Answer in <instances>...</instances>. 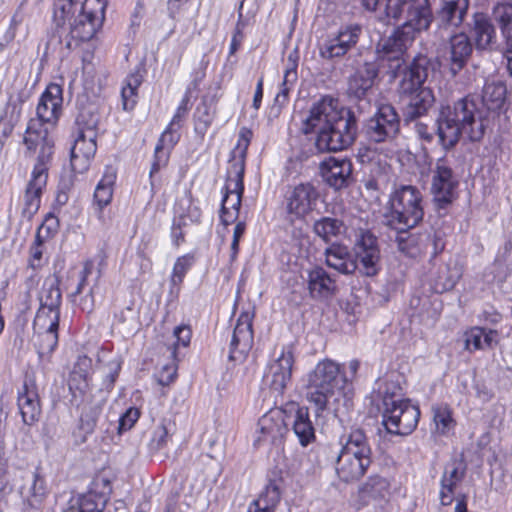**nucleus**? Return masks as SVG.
Returning <instances> with one entry per match:
<instances>
[{
	"instance_id": "1",
	"label": "nucleus",
	"mask_w": 512,
	"mask_h": 512,
	"mask_svg": "<svg viewBox=\"0 0 512 512\" xmlns=\"http://www.w3.org/2000/svg\"><path fill=\"white\" fill-rule=\"evenodd\" d=\"M316 131L315 145L319 152L343 151L356 141L358 119L350 108L340 106L338 99L326 95L312 104L302 121L303 134Z\"/></svg>"
},
{
	"instance_id": "2",
	"label": "nucleus",
	"mask_w": 512,
	"mask_h": 512,
	"mask_svg": "<svg viewBox=\"0 0 512 512\" xmlns=\"http://www.w3.org/2000/svg\"><path fill=\"white\" fill-rule=\"evenodd\" d=\"M435 125L438 142L445 151L455 147L462 134L469 141L478 142L486 131L482 111L468 96L457 100L453 105H441Z\"/></svg>"
},
{
	"instance_id": "3",
	"label": "nucleus",
	"mask_w": 512,
	"mask_h": 512,
	"mask_svg": "<svg viewBox=\"0 0 512 512\" xmlns=\"http://www.w3.org/2000/svg\"><path fill=\"white\" fill-rule=\"evenodd\" d=\"M436 69L434 60L426 54L418 53L405 66L397 90L401 96L409 97L403 110V120L406 124L416 121L426 115L435 102L432 89L424 83Z\"/></svg>"
},
{
	"instance_id": "4",
	"label": "nucleus",
	"mask_w": 512,
	"mask_h": 512,
	"mask_svg": "<svg viewBox=\"0 0 512 512\" xmlns=\"http://www.w3.org/2000/svg\"><path fill=\"white\" fill-rule=\"evenodd\" d=\"M371 464L372 449L365 431L360 427L344 428L334 457L338 479L347 484L357 482Z\"/></svg>"
},
{
	"instance_id": "5",
	"label": "nucleus",
	"mask_w": 512,
	"mask_h": 512,
	"mask_svg": "<svg viewBox=\"0 0 512 512\" xmlns=\"http://www.w3.org/2000/svg\"><path fill=\"white\" fill-rule=\"evenodd\" d=\"M61 85L50 83L43 92L36 108V119H31L25 131L23 143L26 156H31L36 149H43L47 143L51 145V156L54 154V140L49 134L47 125H53L59 118L63 103Z\"/></svg>"
},
{
	"instance_id": "6",
	"label": "nucleus",
	"mask_w": 512,
	"mask_h": 512,
	"mask_svg": "<svg viewBox=\"0 0 512 512\" xmlns=\"http://www.w3.org/2000/svg\"><path fill=\"white\" fill-rule=\"evenodd\" d=\"M351 379L341 370L340 364L330 359L317 363L307 374V400L316 407V416L328 408L329 399L336 393L345 394L344 390Z\"/></svg>"
},
{
	"instance_id": "7",
	"label": "nucleus",
	"mask_w": 512,
	"mask_h": 512,
	"mask_svg": "<svg viewBox=\"0 0 512 512\" xmlns=\"http://www.w3.org/2000/svg\"><path fill=\"white\" fill-rule=\"evenodd\" d=\"M412 29L407 25H400L393 29L389 35H383L375 45V55L380 67L391 80L402 78L408 59V50L414 43Z\"/></svg>"
},
{
	"instance_id": "8",
	"label": "nucleus",
	"mask_w": 512,
	"mask_h": 512,
	"mask_svg": "<svg viewBox=\"0 0 512 512\" xmlns=\"http://www.w3.org/2000/svg\"><path fill=\"white\" fill-rule=\"evenodd\" d=\"M424 218L423 194L413 185H400L389 195L383 223L390 228H415Z\"/></svg>"
},
{
	"instance_id": "9",
	"label": "nucleus",
	"mask_w": 512,
	"mask_h": 512,
	"mask_svg": "<svg viewBox=\"0 0 512 512\" xmlns=\"http://www.w3.org/2000/svg\"><path fill=\"white\" fill-rule=\"evenodd\" d=\"M431 187L432 202L435 210L441 214L446 213L447 209L457 199V189L459 186V178L451 166V162L447 156L440 157L436 160L431 170Z\"/></svg>"
},
{
	"instance_id": "10",
	"label": "nucleus",
	"mask_w": 512,
	"mask_h": 512,
	"mask_svg": "<svg viewBox=\"0 0 512 512\" xmlns=\"http://www.w3.org/2000/svg\"><path fill=\"white\" fill-rule=\"evenodd\" d=\"M52 158L51 145L47 143L43 149L39 150L31 178L25 189L21 214L27 220H31L40 208L41 196L47 185Z\"/></svg>"
},
{
	"instance_id": "11",
	"label": "nucleus",
	"mask_w": 512,
	"mask_h": 512,
	"mask_svg": "<svg viewBox=\"0 0 512 512\" xmlns=\"http://www.w3.org/2000/svg\"><path fill=\"white\" fill-rule=\"evenodd\" d=\"M400 116L391 104H381L363 126L369 143L381 144L394 141L400 133Z\"/></svg>"
},
{
	"instance_id": "12",
	"label": "nucleus",
	"mask_w": 512,
	"mask_h": 512,
	"mask_svg": "<svg viewBox=\"0 0 512 512\" xmlns=\"http://www.w3.org/2000/svg\"><path fill=\"white\" fill-rule=\"evenodd\" d=\"M363 34L360 23H347L340 26L335 34L329 35L319 44V55L327 61L343 58L356 47Z\"/></svg>"
},
{
	"instance_id": "13",
	"label": "nucleus",
	"mask_w": 512,
	"mask_h": 512,
	"mask_svg": "<svg viewBox=\"0 0 512 512\" xmlns=\"http://www.w3.org/2000/svg\"><path fill=\"white\" fill-rule=\"evenodd\" d=\"M112 492L107 477L96 475L84 494L72 497L63 512H102Z\"/></svg>"
},
{
	"instance_id": "14",
	"label": "nucleus",
	"mask_w": 512,
	"mask_h": 512,
	"mask_svg": "<svg viewBox=\"0 0 512 512\" xmlns=\"http://www.w3.org/2000/svg\"><path fill=\"white\" fill-rule=\"evenodd\" d=\"M473 53V43L464 32L454 33L439 50L442 65L453 75H458L467 65Z\"/></svg>"
},
{
	"instance_id": "15",
	"label": "nucleus",
	"mask_w": 512,
	"mask_h": 512,
	"mask_svg": "<svg viewBox=\"0 0 512 512\" xmlns=\"http://www.w3.org/2000/svg\"><path fill=\"white\" fill-rule=\"evenodd\" d=\"M95 5L88 6L77 14L68 29L70 36L78 47L80 43L91 40L102 27L107 0H95Z\"/></svg>"
},
{
	"instance_id": "16",
	"label": "nucleus",
	"mask_w": 512,
	"mask_h": 512,
	"mask_svg": "<svg viewBox=\"0 0 512 512\" xmlns=\"http://www.w3.org/2000/svg\"><path fill=\"white\" fill-rule=\"evenodd\" d=\"M295 363L294 348L287 345L281 354L266 368L264 381L272 391L282 395L292 381V371Z\"/></svg>"
},
{
	"instance_id": "17",
	"label": "nucleus",
	"mask_w": 512,
	"mask_h": 512,
	"mask_svg": "<svg viewBox=\"0 0 512 512\" xmlns=\"http://www.w3.org/2000/svg\"><path fill=\"white\" fill-rule=\"evenodd\" d=\"M233 169L235 177H228L220 209V220L222 224L225 226L233 223L238 218L239 209L241 206V199L244 192L243 161H241L239 165L234 164Z\"/></svg>"
},
{
	"instance_id": "18",
	"label": "nucleus",
	"mask_w": 512,
	"mask_h": 512,
	"mask_svg": "<svg viewBox=\"0 0 512 512\" xmlns=\"http://www.w3.org/2000/svg\"><path fill=\"white\" fill-rule=\"evenodd\" d=\"M357 269L366 276H375L380 270L381 253L377 237L370 231H362L354 245Z\"/></svg>"
},
{
	"instance_id": "19",
	"label": "nucleus",
	"mask_w": 512,
	"mask_h": 512,
	"mask_svg": "<svg viewBox=\"0 0 512 512\" xmlns=\"http://www.w3.org/2000/svg\"><path fill=\"white\" fill-rule=\"evenodd\" d=\"M319 196L317 188L309 182L296 185L286 196L288 214L303 219L316 208Z\"/></svg>"
},
{
	"instance_id": "20",
	"label": "nucleus",
	"mask_w": 512,
	"mask_h": 512,
	"mask_svg": "<svg viewBox=\"0 0 512 512\" xmlns=\"http://www.w3.org/2000/svg\"><path fill=\"white\" fill-rule=\"evenodd\" d=\"M324 182L335 190L348 187L353 182V164L346 157H329L319 165Z\"/></svg>"
},
{
	"instance_id": "21",
	"label": "nucleus",
	"mask_w": 512,
	"mask_h": 512,
	"mask_svg": "<svg viewBox=\"0 0 512 512\" xmlns=\"http://www.w3.org/2000/svg\"><path fill=\"white\" fill-rule=\"evenodd\" d=\"M253 314L242 312L236 322L230 342L229 360L242 361L253 345Z\"/></svg>"
},
{
	"instance_id": "22",
	"label": "nucleus",
	"mask_w": 512,
	"mask_h": 512,
	"mask_svg": "<svg viewBox=\"0 0 512 512\" xmlns=\"http://www.w3.org/2000/svg\"><path fill=\"white\" fill-rule=\"evenodd\" d=\"M287 432L288 424L285 422L283 412L277 409L270 410L258 420L254 446L267 442L277 444Z\"/></svg>"
},
{
	"instance_id": "23",
	"label": "nucleus",
	"mask_w": 512,
	"mask_h": 512,
	"mask_svg": "<svg viewBox=\"0 0 512 512\" xmlns=\"http://www.w3.org/2000/svg\"><path fill=\"white\" fill-rule=\"evenodd\" d=\"M467 473V463L464 458L454 457L444 467L440 485V501L444 506L453 502L457 486L464 480Z\"/></svg>"
},
{
	"instance_id": "24",
	"label": "nucleus",
	"mask_w": 512,
	"mask_h": 512,
	"mask_svg": "<svg viewBox=\"0 0 512 512\" xmlns=\"http://www.w3.org/2000/svg\"><path fill=\"white\" fill-rule=\"evenodd\" d=\"M471 34L478 51H493L499 48L496 25L491 16L475 13L471 24Z\"/></svg>"
},
{
	"instance_id": "25",
	"label": "nucleus",
	"mask_w": 512,
	"mask_h": 512,
	"mask_svg": "<svg viewBox=\"0 0 512 512\" xmlns=\"http://www.w3.org/2000/svg\"><path fill=\"white\" fill-rule=\"evenodd\" d=\"M96 131H89V133L78 132L71 148V167L76 173H84L88 170L92 159L95 156L96 145Z\"/></svg>"
},
{
	"instance_id": "26",
	"label": "nucleus",
	"mask_w": 512,
	"mask_h": 512,
	"mask_svg": "<svg viewBox=\"0 0 512 512\" xmlns=\"http://www.w3.org/2000/svg\"><path fill=\"white\" fill-rule=\"evenodd\" d=\"M20 494L24 504L35 511L41 506L48 495V486L42 469L37 467L35 471L24 477V483L20 487Z\"/></svg>"
},
{
	"instance_id": "27",
	"label": "nucleus",
	"mask_w": 512,
	"mask_h": 512,
	"mask_svg": "<svg viewBox=\"0 0 512 512\" xmlns=\"http://www.w3.org/2000/svg\"><path fill=\"white\" fill-rule=\"evenodd\" d=\"M17 405L26 425H33L40 419L41 404L36 383L33 379H26L18 392Z\"/></svg>"
},
{
	"instance_id": "28",
	"label": "nucleus",
	"mask_w": 512,
	"mask_h": 512,
	"mask_svg": "<svg viewBox=\"0 0 512 512\" xmlns=\"http://www.w3.org/2000/svg\"><path fill=\"white\" fill-rule=\"evenodd\" d=\"M405 11L407 20L402 25L409 26L414 37L417 32L427 30L434 18L429 0H406L401 7L399 20Z\"/></svg>"
},
{
	"instance_id": "29",
	"label": "nucleus",
	"mask_w": 512,
	"mask_h": 512,
	"mask_svg": "<svg viewBox=\"0 0 512 512\" xmlns=\"http://www.w3.org/2000/svg\"><path fill=\"white\" fill-rule=\"evenodd\" d=\"M380 67L376 63L366 62L348 79L347 94L349 98L363 100L372 89Z\"/></svg>"
},
{
	"instance_id": "30",
	"label": "nucleus",
	"mask_w": 512,
	"mask_h": 512,
	"mask_svg": "<svg viewBox=\"0 0 512 512\" xmlns=\"http://www.w3.org/2000/svg\"><path fill=\"white\" fill-rule=\"evenodd\" d=\"M394 229L397 230L395 243L402 254L410 258H416L425 252L430 241V234L411 232L412 228L403 226Z\"/></svg>"
},
{
	"instance_id": "31",
	"label": "nucleus",
	"mask_w": 512,
	"mask_h": 512,
	"mask_svg": "<svg viewBox=\"0 0 512 512\" xmlns=\"http://www.w3.org/2000/svg\"><path fill=\"white\" fill-rule=\"evenodd\" d=\"M469 9V0H439L436 20L440 26L458 28L462 25Z\"/></svg>"
},
{
	"instance_id": "32",
	"label": "nucleus",
	"mask_w": 512,
	"mask_h": 512,
	"mask_svg": "<svg viewBox=\"0 0 512 512\" xmlns=\"http://www.w3.org/2000/svg\"><path fill=\"white\" fill-rule=\"evenodd\" d=\"M175 126L176 125L169 123L155 146L154 159L150 169V178L168 164L170 152L180 138L177 130L174 129Z\"/></svg>"
},
{
	"instance_id": "33",
	"label": "nucleus",
	"mask_w": 512,
	"mask_h": 512,
	"mask_svg": "<svg viewBox=\"0 0 512 512\" xmlns=\"http://www.w3.org/2000/svg\"><path fill=\"white\" fill-rule=\"evenodd\" d=\"M406 0H360L364 11L375 13L376 19L390 25L392 21H399L401 7Z\"/></svg>"
},
{
	"instance_id": "34",
	"label": "nucleus",
	"mask_w": 512,
	"mask_h": 512,
	"mask_svg": "<svg viewBox=\"0 0 512 512\" xmlns=\"http://www.w3.org/2000/svg\"><path fill=\"white\" fill-rule=\"evenodd\" d=\"M76 47L75 40L70 36L68 29L58 23H55L47 35V41L45 45V55L58 54L59 57H67L69 53Z\"/></svg>"
},
{
	"instance_id": "35",
	"label": "nucleus",
	"mask_w": 512,
	"mask_h": 512,
	"mask_svg": "<svg viewBox=\"0 0 512 512\" xmlns=\"http://www.w3.org/2000/svg\"><path fill=\"white\" fill-rule=\"evenodd\" d=\"M324 254L326 264L342 274H352L357 270V264L345 245L332 243L325 249Z\"/></svg>"
},
{
	"instance_id": "36",
	"label": "nucleus",
	"mask_w": 512,
	"mask_h": 512,
	"mask_svg": "<svg viewBox=\"0 0 512 512\" xmlns=\"http://www.w3.org/2000/svg\"><path fill=\"white\" fill-rule=\"evenodd\" d=\"M308 288L312 298L324 299L335 293L336 284L323 267L316 266L308 272Z\"/></svg>"
},
{
	"instance_id": "37",
	"label": "nucleus",
	"mask_w": 512,
	"mask_h": 512,
	"mask_svg": "<svg viewBox=\"0 0 512 512\" xmlns=\"http://www.w3.org/2000/svg\"><path fill=\"white\" fill-rule=\"evenodd\" d=\"M282 479L269 480L259 497L249 506L248 512H275L282 494Z\"/></svg>"
},
{
	"instance_id": "38",
	"label": "nucleus",
	"mask_w": 512,
	"mask_h": 512,
	"mask_svg": "<svg viewBox=\"0 0 512 512\" xmlns=\"http://www.w3.org/2000/svg\"><path fill=\"white\" fill-rule=\"evenodd\" d=\"M292 430L301 446L306 447L316 440L315 427L307 407H298L293 416Z\"/></svg>"
},
{
	"instance_id": "39",
	"label": "nucleus",
	"mask_w": 512,
	"mask_h": 512,
	"mask_svg": "<svg viewBox=\"0 0 512 512\" xmlns=\"http://www.w3.org/2000/svg\"><path fill=\"white\" fill-rule=\"evenodd\" d=\"M313 232L325 243H337L334 240L346 233V225L339 218L323 216L313 223Z\"/></svg>"
},
{
	"instance_id": "40",
	"label": "nucleus",
	"mask_w": 512,
	"mask_h": 512,
	"mask_svg": "<svg viewBox=\"0 0 512 512\" xmlns=\"http://www.w3.org/2000/svg\"><path fill=\"white\" fill-rule=\"evenodd\" d=\"M404 402H406V399H401L394 394L389 395L388 391H385L382 417L383 425L390 434L393 433L398 422L400 423L402 420Z\"/></svg>"
},
{
	"instance_id": "41",
	"label": "nucleus",
	"mask_w": 512,
	"mask_h": 512,
	"mask_svg": "<svg viewBox=\"0 0 512 512\" xmlns=\"http://www.w3.org/2000/svg\"><path fill=\"white\" fill-rule=\"evenodd\" d=\"M491 17L505 43L512 42V3L497 2L491 9Z\"/></svg>"
},
{
	"instance_id": "42",
	"label": "nucleus",
	"mask_w": 512,
	"mask_h": 512,
	"mask_svg": "<svg viewBox=\"0 0 512 512\" xmlns=\"http://www.w3.org/2000/svg\"><path fill=\"white\" fill-rule=\"evenodd\" d=\"M91 371L92 359L85 355L79 356L69 379L70 390L86 393L90 385Z\"/></svg>"
},
{
	"instance_id": "43",
	"label": "nucleus",
	"mask_w": 512,
	"mask_h": 512,
	"mask_svg": "<svg viewBox=\"0 0 512 512\" xmlns=\"http://www.w3.org/2000/svg\"><path fill=\"white\" fill-rule=\"evenodd\" d=\"M59 285L60 280L56 275L49 276L44 280L38 296L41 307L49 308L50 311L60 310L62 293Z\"/></svg>"
},
{
	"instance_id": "44",
	"label": "nucleus",
	"mask_w": 512,
	"mask_h": 512,
	"mask_svg": "<svg viewBox=\"0 0 512 512\" xmlns=\"http://www.w3.org/2000/svg\"><path fill=\"white\" fill-rule=\"evenodd\" d=\"M94 2L95 0H56L53 11L54 23L64 25L66 20L74 19L76 13H81Z\"/></svg>"
},
{
	"instance_id": "45",
	"label": "nucleus",
	"mask_w": 512,
	"mask_h": 512,
	"mask_svg": "<svg viewBox=\"0 0 512 512\" xmlns=\"http://www.w3.org/2000/svg\"><path fill=\"white\" fill-rule=\"evenodd\" d=\"M115 181L116 169L112 166H106L94 192V202L100 210L111 202Z\"/></svg>"
},
{
	"instance_id": "46",
	"label": "nucleus",
	"mask_w": 512,
	"mask_h": 512,
	"mask_svg": "<svg viewBox=\"0 0 512 512\" xmlns=\"http://www.w3.org/2000/svg\"><path fill=\"white\" fill-rule=\"evenodd\" d=\"M102 408L103 403L101 402H90L83 405L78 424L79 431L83 433L82 442H85L87 436L95 431Z\"/></svg>"
},
{
	"instance_id": "47",
	"label": "nucleus",
	"mask_w": 512,
	"mask_h": 512,
	"mask_svg": "<svg viewBox=\"0 0 512 512\" xmlns=\"http://www.w3.org/2000/svg\"><path fill=\"white\" fill-rule=\"evenodd\" d=\"M460 278L457 268L441 264L431 278L432 288L436 293L452 290Z\"/></svg>"
},
{
	"instance_id": "48",
	"label": "nucleus",
	"mask_w": 512,
	"mask_h": 512,
	"mask_svg": "<svg viewBox=\"0 0 512 512\" xmlns=\"http://www.w3.org/2000/svg\"><path fill=\"white\" fill-rule=\"evenodd\" d=\"M390 489L389 481L380 476L372 475L359 487V494L363 499L367 498H384Z\"/></svg>"
},
{
	"instance_id": "49",
	"label": "nucleus",
	"mask_w": 512,
	"mask_h": 512,
	"mask_svg": "<svg viewBox=\"0 0 512 512\" xmlns=\"http://www.w3.org/2000/svg\"><path fill=\"white\" fill-rule=\"evenodd\" d=\"M143 81V74L140 69L130 73L125 79V85L122 87L121 97L123 109L132 110L136 104L137 89Z\"/></svg>"
},
{
	"instance_id": "50",
	"label": "nucleus",
	"mask_w": 512,
	"mask_h": 512,
	"mask_svg": "<svg viewBox=\"0 0 512 512\" xmlns=\"http://www.w3.org/2000/svg\"><path fill=\"white\" fill-rule=\"evenodd\" d=\"M420 418V410L417 406L412 405L409 400L404 402V411L401 422L396 425L392 434L409 435L417 427Z\"/></svg>"
},
{
	"instance_id": "51",
	"label": "nucleus",
	"mask_w": 512,
	"mask_h": 512,
	"mask_svg": "<svg viewBox=\"0 0 512 512\" xmlns=\"http://www.w3.org/2000/svg\"><path fill=\"white\" fill-rule=\"evenodd\" d=\"M215 114V108L212 102L208 103L207 98L204 97L201 103L197 106L194 119H195V132L200 136H204L207 129L211 125Z\"/></svg>"
},
{
	"instance_id": "52",
	"label": "nucleus",
	"mask_w": 512,
	"mask_h": 512,
	"mask_svg": "<svg viewBox=\"0 0 512 512\" xmlns=\"http://www.w3.org/2000/svg\"><path fill=\"white\" fill-rule=\"evenodd\" d=\"M483 101L489 109H498L506 98V86L502 82H488L484 85Z\"/></svg>"
},
{
	"instance_id": "53",
	"label": "nucleus",
	"mask_w": 512,
	"mask_h": 512,
	"mask_svg": "<svg viewBox=\"0 0 512 512\" xmlns=\"http://www.w3.org/2000/svg\"><path fill=\"white\" fill-rule=\"evenodd\" d=\"M38 332L35 346L39 356L42 358L51 354L58 344V328L41 329Z\"/></svg>"
},
{
	"instance_id": "54",
	"label": "nucleus",
	"mask_w": 512,
	"mask_h": 512,
	"mask_svg": "<svg viewBox=\"0 0 512 512\" xmlns=\"http://www.w3.org/2000/svg\"><path fill=\"white\" fill-rule=\"evenodd\" d=\"M432 411L436 432L447 435L455 426L451 410L447 405H439L433 407Z\"/></svg>"
},
{
	"instance_id": "55",
	"label": "nucleus",
	"mask_w": 512,
	"mask_h": 512,
	"mask_svg": "<svg viewBox=\"0 0 512 512\" xmlns=\"http://www.w3.org/2000/svg\"><path fill=\"white\" fill-rule=\"evenodd\" d=\"M99 123V115L96 108L92 105L83 107L79 110L75 124L78 132L89 133V131H96Z\"/></svg>"
},
{
	"instance_id": "56",
	"label": "nucleus",
	"mask_w": 512,
	"mask_h": 512,
	"mask_svg": "<svg viewBox=\"0 0 512 512\" xmlns=\"http://www.w3.org/2000/svg\"><path fill=\"white\" fill-rule=\"evenodd\" d=\"M60 310L53 309L50 311L49 308L39 306L34 319V328L38 329H52L59 328Z\"/></svg>"
},
{
	"instance_id": "57",
	"label": "nucleus",
	"mask_w": 512,
	"mask_h": 512,
	"mask_svg": "<svg viewBox=\"0 0 512 512\" xmlns=\"http://www.w3.org/2000/svg\"><path fill=\"white\" fill-rule=\"evenodd\" d=\"M193 260L194 258L191 255H184L177 258L173 266V271L170 279L172 286H179L183 282V279L187 271L193 264Z\"/></svg>"
},
{
	"instance_id": "58",
	"label": "nucleus",
	"mask_w": 512,
	"mask_h": 512,
	"mask_svg": "<svg viewBox=\"0 0 512 512\" xmlns=\"http://www.w3.org/2000/svg\"><path fill=\"white\" fill-rule=\"evenodd\" d=\"M297 81V65L292 64L291 67L287 68L284 73L283 82L281 84L280 92L276 95L275 101L284 104L289 95L291 86Z\"/></svg>"
},
{
	"instance_id": "59",
	"label": "nucleus",
	"mask_w": 512,
	"mask_h": 512,
	"mask_svg": "<svg viewBox=\"0 0 512 512\" xmlns=\"http://www.w3.org/2000/svg\"><path fill=\"white\" fill-rule=\"evenodd\" d=\"M169 440V430L164 423H161L153 431V436L150 441V449L159 451L166 447Z\"/></svg>"
},
{
	"instance_id": "60",
	"label": "nucleus",
	"mask_w": 512,
	"mask_h": 512,
	"mask_svg": "<svg viewBox=\"0 0 512 512\" xmlns=\"http://www.w3.org/2000/svg\"><path fill=\"white\" fill-rule=\"evenodd\" d=\"M140 417V411L136 407H130L118 420V432L121 434L130 430Z\"/></svg>"
},
{
	"instance_id": "61",
	"label": "nucleus",
	"mask_w": 512,
	"mask_h": 512,
	"mask_svg": "<svg viewBox=\"0 0 512 512\" xmlns=\"http://www.w3.org/2000/svg\"><path fill=\"white\" fill-rule=\"evenodd\" d=\"M115 317L118 322L133 325L137 323L138 310L135 307V301L129 300L125 307Z\"/></svg>"
},
{
	"instance_id": "62",
	"label": "nucleus",
	"mask_w": 512,
	"mask_h": 512,
	"mask_svg": "<svg viewBox=\"0 0 512 512\" xmlns=\"http://www.w3.org/2000/svg\"><path fill=\"white\" fill-rule=\"evenodd\" d=\"M484 335L483 327H473L466 333L465 344L466 348L471 350V347L474 350L484 349V345L482 343V338Z\"/></svg>"
},
{
	"instance_id": "63",
	"label": "nucleus",
	"mask_w": 512,
	"mask_h": 512,
	"mask_svg": "<svg viewBox=\"0 0 512 512\" xmlns=\"http://www.w3.org/2000/svg\"><path fill=\"white\" fill-rule=\"evenodd\" d=\"M23 20H24V15L21 11V8L19 7L13 14L11 21H10V25L3 36V40H4L5 44H9L15 39L17 28L20 24H22Z\"/></svg>"
},
{
	"instance_id": "64",
	"label": "nucleus",
	"mask_w": 512,
	"mask_h": 512,
	"mask_svg": "<svg viewBox=\"0 0 512 512\" xmlns=\"http://www.w3.org/2000/svg\"><path fill=\"white\" fill-rule=\"evenodd\" d=\"M414 132L418 139H420L423 144H430L434 139V132L431 131L428 125L423 122H415Z\"/></svg>"
}]
</instances>
